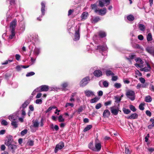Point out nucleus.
<instances>
[{"instance_id":"obj_10","label":"nucleus","mask_w":154,"mask_h":154,"mask_svg":"<svg viewBox=\"0 0 154 154\" xmlns=\"http://www.w3.org/2000/svg\"><path fill=\"white\" fill-rule=\"evenodd\" d=\"M85 95L88 97H93L94 96V93L91 91L86 90L84 91Z\"/></svg>"},{"instance_id":"obj_22","label":"nucleus","mask_w":154,"mask_h":154,"mask_svg":"<svg viewBox=\"0 0 154 154\" xmlns=\"http://www.w3.org/2000/svg\"><path fill=\"white\" fill-rule=\"evenodd\" d=\"M8 147L9 149H10L12 150V152L13 153L14 152L15 150L17 148V146L14 144H11Z\"/></svg>"},{"instance_id":"obj_48","label":"nucleus","mask_w":154,"mask_h":154,"mask_svg":"<svg viewBox=\"0 0 154 154\" xmlns=\"http://www.w3.org/2000/svg\"><path fill=\"white\" fill-rule=\"evenodd\" d=\"M144 103H141L139 105V109L141 110H143L144 109Z\"/></svg>"},{"instance_id":"obj_15","label":"nucleus","mask_w":154,"mask_h":154,"mask_svg":"<svg viewBox=\"0 0 154 154\" xmlns=\"http://www.w3.org/2000/svg\"><path fill=\"white\" fill-rule=\"evenodd\" d=\"M94 75L96 77H99L102 75V72L101 70L98 69L95 70L93 73Z\"/></svg>"},{"instance_id":"obj_35","label":"nucleus","mask_w":154,"mask_h":154,"mask_svg":"<svg viewBox=\"0 0 154 154\" xmlns=\"http://www.w3.org/2000/svg\"><path fill=\"white\" fill-rule=\"evenodd\" d=\"M99 98L97 97H96L94 98L91 100L90 102L91 103H96L99 100Z\"/></svg>"},{"instance_id":"obj_42","label":"nucleus","mask_w":154,"mask_h":154,"mask_svg":"<svg viewBox=\"0 0 154 154\" xmlns=\"http://www.w3.org/2000/svg\"><path fill=\"white\" fill-rule=\"evenodd\" d=\"M29 104V103L28 102L26 101L22 105V107L23 108V109H24V108L26 107Z\"/></svg>"},{"instance_id":"obj_62","label":"nucleus","mask_w":154,"mask_h":154,"mask_svg":"<svg viewBox=\"0 0 154 154\" xmlns=\"http://www.w3.org/2000/svg\"><path fill=\"white\" fill-rule=\"evenodd\" d=\"M68 83L66 82L64 83L62 85V86L63 88H65L66 87Z\"/></svg>"},{"instance_id":"obj_14","label":"nucleus","mask_w":154,"mask_h":154,"mask_svg":"<svg viewBox=\"0 0 154 154\" xmlns=\"http://www.w3.org/2000/svg\"><path fill=\"white\" fill-rule=\"evenodd\" d=\"M80 37L79 29L75 31L74 34V38L73 40L75 41H77L79 39Z\"/></svg>"},{"instance_id":"obj_5","label":"nucleus","mask_w":154,"mask_h":154,"mask_svg":"<svg viewBox=\"0 0 154 154\" xmlns=\"http://www.w3.org/2000/svg\"><path fill=\"white\" fill-rule=\"evenodd\" d=\"M110 109L111 113L114 115H117L119 111V109L118 107H116L115 106L110 107Z\"/></svg>"},{"instance_id":"obj_61","label":"nucleus","mask_w":154,"mask_h":154,"mask_svg":"<svg viewBox=\"0 0 154 154\" xmlns=\"http://www.w3.org/2000/svg\"><path fill=\"white\" fill-rule=\"evenodd\" d=\"M123 82L125 84H128L130 82L129 80L125 79H123Z\"/></svg>"},{"instance_id":"obj_26","label":"nucleus","mask_w":154,"mask_h":154,"mask_svg":"<svg viewBox=\"0 0 154 154\" xmlns=\"http://www.w3.org/2000/svg\"><path fill=\"white\" fill-rule=\"evenodd\" d=\"M100 20V18L98 17H95L92 18L91 20V22L92 23H96Z\"/></svg>"},{"instance_id":"obj_50","label":"nucleus","mask_w":154,"mask_h":154,"mask_svg":"<svg viewBox=\"0 0 154 154\" xmlns=\"http://www.w3.org/2000/svg\"><path fill=\"white\" fill-rule=\"evenodd\" d=\"M103 85L104 87L107 88L108 86L109 83L107 81H104L103 82Z\"/></svg>"},{"instance_id":"obj_18","label":"nucleus","mask_w":154,"mask_h":154,"mask_svg":"<svg viewBox=\"0 0 154 154\" xmlns=\"http://www.w3.org/2000/svg\"><path fill=\"white\" fill-rule=\"evenodd\" d=\"M148 84L147 83H145L142 84L138 83L137 84V86H136V88L137 89H140L141 88H146L148 86Z\"/></svg>"},{"instance_id":"obj_46","label":"nucleus","mask_w":154,"mask_h":154,"mask_svg":"<svg viewBox=\"0 0 154 154\" xmlns=\"http://www.w3.org/2000/svg\"><path fill=\"white\" fill-rule=\"evenodd\" d=\"M58 119L59 122H63L64 121V119L62 115H60L58 117Z\"/></svg>"},{"instance_id":"obj_11","label":"nucleus","mask_w":154,"mask_h":154,"mask_svg":"<svg viewBox=\"0 0 154 154\" xmlns=\"http://www.w3.org/2000/svg\"><path fill=\"white\" fill-rule=\"evenodd\" d=\"M17 21L16 20L14 19L11 23L10 26V30H15V27L17 25Z\"/></svg>"},{"instance_id":"obj_60","label":"nucleus","mask_w":154,"mask_h":154,"mask_svg":"<svg viewBox=\"0 0 154 154\" xmlns=\"http://www.w3.org/2000/svg\"><path fill=\"white\" fill-rule=\"evenodd\" d=\"M35 103L37 104H41L42 103V100L41 99H37Z\"/></svg>"},{"instance_id":"obj_58","label":"nucleus","mask_w":154,"mask_h":154,"mask_svg":"<svg viewBox=\"0 0 154 154\" xmlns=\"http://www.w3.org/2000/svg\"><path fill=\"white\" fill-rule=\"evenodd\" d=\"M139 80L141 83L145 84L144 83L145 82V80L142 77L140 78H139Z\"/></svg>"},{"instance_id":"obj_54","label":"nucleus","mask_w":154,"mask_h":154,"mask_svg":"<svg viewBox=\"0 0 154 154\" xmlns=\"http://www.w3.org/2000/svg\"><path fill=\"white\" fill-rule=\"evenodd\" d=\"M88 147L89 149L94 151V147H93L92 143H90L88 145Z\"/></svg>"},{"instance_id":"obj_39","label":"nucleus","mask_w":154,"mask_h":154,"mask_svg":"<svg viewBox=\"0 0 154 154\" xmlns=\"http://www.w3.org/2000/svg\"><path fill=\"white\" fill-rule=\"evenodd\" d=\"M114 86L115 88H119L121 87L122 85L120 83H116L114 84Z\"/></svg>"},{"instance_id":"obj_17","label":"nucleus","mask_w":154,"mask_h":154,"mask_svg":"<svg viewBox=\"0 0 154 154\" xmlns=\"http://www.w3.org/2000/svg\"><path fill=\"white\" fill-rule=\"evenodd\" d=\"M110 114V113L108 109L105 110L103 113V116L104 118H108Z\"/></svg>"},{"instance_id":"obj_13","label":"nucleus","mask_w":154,"mask_h":154,"mask_svg":"<svg viewBox=\"0 0 154 154\" xmlns=\"http://www.w3.org/2000/svg\"><path fill=\"white\" fill-rule=\"evenodd\" d=\"M146 50L148 53L154 57V48L148 47L146 48Z\"/></svg>"},{"instance_id":"obj_23","label":"nucleus","mask_w":154,"mask_h":154,"mask_svg":"<svg viewBox=\"0 0 154 154\" xmlns=\"http://www.w3.org/2000/svg\"><path fill=\"white\" fill-rule=\"evenodd\" d=\"M106 74L107 76L111 75L113 76L114 75V74L110 70L107 69L106 71Z\"/></svg>"},{"instance_id":"obj_31","label":"nucleus","mask_w":154,"mask_h":154,"mask_svg":"<svg viewBox=\"0 0 154 154\" xmlns=\"http://www.w3.org/2000/svg\"><path fill=\"white\" fill-rule=\"evenodd\" d=\"M88 14L87 12H84L81 15V18L82 19H85L88 16Z\"/></svg>"},{"instance_id":"obj_56","label":"nucleus","mask_w":154,"mask_h":154,"mask_svg":"<svg viewBox=\"0 0 154 154\" xmlns=\"http://www.w3.org/2000/svg\"><path fill=\"white\" fill-rule=\"evenodd\" d=\"M83 107L82 106L80 107L78 109L77 111L78 113L79 114H80L81 112L83 110Z\"/></svg>"},{"instance_id":"obj_19","label":"nucleus","mask_w":154,"mask_h":154,"mask_svg":"<svg viewBox=\"0 0 154 154\" xmlns=\"http://www.w3.org/2000/svg\"><path fill=\"white\" fill-rule=\"evenodd\" d=\"M41 11L42 13V14L41 17L44 16L45 15V4L43 2H42L41 3Z\"/></svg>"},{"instance_id":"obj_30","label":"nucleus","mask_w":154,"mask_h":154,"mask_svg":"<svg viewBox=\"0 0 154 154\" xmlns=\"http://www.w3.org/2000/svg\"><path fill=\"white\" fill-rule=\"evenodd\" d=\"M11 32V34L10 35L9 38L10 39H12L14 37L15 35V30H10Z\"/></svg>"},{"instance_id":"obj_49","label":"nucleus","mask_w":154,"mask_h":154,"mask_svg":"<svg viewBox=\"0 0 154 154\" xmlns=\"http://www.w3.org/2000/svg\"><path fill=\"white\" fill-rule=\"evenodd\" d=\"M75 94L74 93V94H72L71 95V97H70V99L69 100V101H71V102L74 101L75 99L73 98V97H74V96H75Z\"/></svg>"},{"instance_id":"obj_28","label":"nucleus","mask_w":154,"mask_h":154,"mask_svg":"<svg viewBox=\"0 0 154 154\" xmlns=\"http://www.w3.org/2000/svg\"><path fill=\"white\" fill-rule=\"evenodd\" d=\"M99 35L100 37L103 38L106 36V34L104 32L100 31L99 32Z\"/></svg>"},{"instance_id":"obj_37","label":"nucleus","mask_w":154,"mask_h":154,"mask_svg":"<svg viewBox=\"0 0 154 154\" xmlns=\"http://www.w3.org/2000/svg\"><path fill=\"white\" fill-rule=\"evenodd\" d=\"M92 128V125H88L84 128L83 131L85 132H86L90 130Z\"/></svg>"},{"instance_id":"obj_6","label":"nucleus","mask_w":154,"mask_h":154,"mask_svg":"<svg viewBox=\"0 0 154 154\" xmlns=\"http://www.w3.org/2000/svg\"><path fill=\"white\" fill-rule=\"evenodd\" d=\"M64 146V144L63 142H61L59 143L58 144H57L54 150L55 152L57 153L59 150L62 149Z\"/></svg>"},{"instance_id":"obj_47","label":"nucleus","mask_w":154,"mask_h":154,"mask_svg":"<svg viewBox=\"0 0 154 154\" xmlns=\"http://www.w3.org/2000/svg\"><path fill=\"white\" fill-rule=\"evenodd\" d=\"M33 53L35 54L38 55L39 53V49L38 48H35L33 51Z\"/></svg>"},{"instance_id":"obj_1","label":"nucleus","mask_w":154,"mask_h":154,"mask_svg":"<svg viewBox=\"0 0 154 154\" xmlns=\"http://www.w3.org/2000/svg\"><path fill=\"white\" fill-rule=\"evenodd\" d=\"M125 95L127 98L132 101L134 100L135 98V93L134 91L131 90H128L127 91Z\"/></svg>"},{"instance_id":"obj_20","label":"nucleus","mask_w":154,"mask_h":154,"mask_svg":"<svg viewBox=\"0 0 154 154\" xmlns=\"http://www.w3.org/2000/svg\"><path fill=\"white\" fill-rule=\"evenodd\" d=\"M147 67L140 69V71L145 72H148L151 69V67L148 63H147Z\"/></svg>"},{"instance_id":"obj_63","label":"nucleus","mask_w":154,"mask_h":154,"mask_svg":"<svg viewBox=\"0 0 154 154\" xmlns=\"http://www.w3.org/2000/svg\"><path fill=\"white\" fill-rule=\"evenodd\" d=\"M115 99L116 100L115 102L118 103L121 100V99L118 97H115Z\"/></svg>"},{"instance_id":"obj_32","label":"nucleus","mask_w":154,"mask_h":154,"mask_svg":"<svg viewBox=\"0 0 154 154\" xmlns=\"http://www.w3.org/2000/svg\"><path fill=\"white\" fill-rule=\"evenodd\" d=\"M147 41L148 42L151 41L152 40V37L151 33H149L146 36Z\"/></svg>"},{"instance_id":"obj_51","label":"nucleus","mask_w":154,"mask_h":154,"mask_svg":"<svg viewBox=\"0 0 154 154\" xmlns=\"http://www.w3.org/2000/svg\"><path fill=\"white\" fill-rule=\"evenodd\" d=\"M1 124L3 125L6 126L8 125V123L6 120L3 119L2 121Z\"/></svg>"},{"instance_id":"obj_40","label":"nucleus","mask_w":154,"mask_h":154,"mask_svg":"<svg viewBox=\"0 0 154 154\" xmlns=\"http://www.w3.org/2000/svg\"><path fill=\"white\" fill-rule=\"evenodd\" d=\"M13 61V59L12 60H9L5 61L4 62L2 63V65H6L8 64L9 63H10Z\"/></svg>"},{"instance_id":"obj_4","label":"nucleus","mask_w":154,"mask_h":154,"mask_svg":"<svg viewBox=\"0 0 154 154\" xmlns=\"http://www.w3.org/2000/svg\"><path fill=\"white\" fill-rule=\"evenodd\" d=\"M110 3V0H99V5L101 7H103L106 5H108Z\"/></svg>"},{"instance_id":"obj_7","label":"nucleus","mask_w":154,"mask_h":154,"mask_svg":"<svg viewBox=\"0 0 154 154\" xmlns=\"http://www.w3.org/2000/svg\"><path fill=\"white\" fill-rule=\"evenodd\" d=\"M95 147L94 148V151H99L101 149V144L100 143H98L96 140L95 144Z\"/></svg>"},{"instance_id":"obj_9","label":"nucleus","mask_w":154,"mask_h":154,"mask_svg":"<svg viewBox=\"0 0 154 154\" xmlns=\"http://www.w3.org/2000/svg\"><path fill=\"white\" fill-rule=\"evenodd\" d=\"M96 13H99V14L101 15H103L106 13V8H103V9L99 10L96 9L95 11Z\"/></svg>"},{"instance_id":"obj_3","label":"nucleus","mask_w":154,"mask_h":154,"mask_svg":"<svg viewBox=\"0 0 154 154\" xmlns=\"http://www.w3.org/2000/svg\"><path fill=\"white\" fill-rule=\"evenodd\" d=\"M19 118L18 112L14 113L8 116V119L11 121H18Z\"/></svg>"},{"instance_id":"obj_38","label":"nucleus","mask_w":154,"mask_h":154,"mask_svg":"<svg viewBox=\"0 0 154 154\" xmlns=\"http://www.w3.org/2000/svg\"><path fill=\"white\" fill-rule=\"evenodd\" d=\"M123 111L124 113L126 114H129L131 112L130 110L129 109H127L125 108H123Z\"/></svg>"},{"instance_id":"obj_41","label":"nucleus","mask_w":154,"mask_h":154,"mask_svg":"<svg viewBox=\"0 0 154 154\" xmlns=\"http://www.w3.org/2000/svg\"><path fill=\"white\" fill-rule=\"evenodd\" d=\"M136 61L138 63H139L141 64L143 63V61L140 58H138L135 59Z\"/></svg>"},{"instance_id":"obj_43","label":"nucleus","mask_w":154,"mask_h":154,"mask_svg":"<svg viewBox=\"0 0 154 154\" xmlns=\"http://www.w3.org/2000/svg\"><path fill=\"white\" fill-rule=\"evenodd\" d=\"M129 108L133 112H135L136 111V109L134 106L132 105H131L130 106Z\"/></svg>"},{"instance_id":"obj_34","label":"nucleus","mask_w":154,"mask_h":154,"mask_svg":"<svg viewBox=\"0 0 154 154\" xmlns=\"http://www.w3.org/2000/svg\"><path fill=\"white\" fill-rule=\"evenodd\" d=\"M127 19L129 21H132L134 19V16L131 15H129L127 17Z\"/></svg>"},{"instance_id":"obj_8","label":"nucleus","mask_w":154,"mask_h":154,"mask_svg":"<svg viewBox=\"0 0 154 154\" xmlns=\"http://www.w3.org/2000/svg\"><path fill=\"white\" fill-rule=\"evenodd\" d=\"M97 50H98L100 52H102L104 51H106L107 49V47L106 45L104 44L102 45H99L97 46Z\"/></svg>"},{"instance_id":"obj_52","label":"nucleus","mask_w":154,"mask_h":154,"mask_svg":"<svg viewBox=\"0 0 154 154\" xmlns=\"http://www.w3.org/2000/svg\"><path fill=\"white\" fill-rule=\"evenodd\" d=\"M74 105L72 103H66L65 107H67L69 106H70L72 107L74 106Z\"/></svg>"},{"instance_id":"obj_21","label":"nucleus","mask_w":154,"mask_h":154,"mask_svg":"<svg viewBox=\"0 0 154 154\" xmlns=\"http://www.w3.org/2000/svg\"><path fill=\"white\" fill-rule=\"evenodd\" d=\"M18 121H11V124L12 126H13V128H16L18 127Z\"/></svg>"},{"instance_id":"obj_33","label":"nucleus","mask_w":154,"mask_h":154,"mask_svg":"<svg viewBox=\"0 0 154 154\" xmlns=\"http://www.w3.org/2000/svg\"><path fill=\"white\" fill-rule=\"evenodd\" d=\"M56 108V107L54 106H52L49 107L48 109L45 111V113L51 112V110L53 109H55Z\"/></svg>"},{"instance_id":"obj_16","label":"nucleus","mask_w":154,"mask_h":154,"mask_svg":"<svg viewBox=\"0 0 154 154\" xmlns=\"http://www.w3.org/2000/svg\"><path fill=\"white\" fill-rule=\"evenodd\" d=\"M138 115L136 113H134L131 114L130 116L127 117V118L128 119H134L137 118Z\"/></svg>"},{"instance_id":"obj_64","label":"nucleus","mask_w":154,"mask_h":154,"mask_svg":"<svg viewBox=\"0 0 154 154\" xmlns=\"http://www.w3.org/2000/svg\"><path fill=\"white\" fill-rule=\"evenodd\" d=\"M149 89L151 91L154 92V86L152 85H150L149 87Z\"/></svg>"},{"instance_id":"obj_2","label":"nucleus","mask_w":154,"mask_h":154,"mask_svg":"<svg viewBox=\"0 0 154 154\" xmlns=\"http://www.w3.org/2000/svg\"><path fill=\"white\" fill-rule=\"evenodd\" d=\"M90 81V78L88 76L84 78L80 82V85L84 87Z\"/></svg>"},{"instance_id":"obj_55","label":"nucleus","mask_w":154,"mask_h":154,"mask_svg":"<svg viewBox=\"0 0 154 154\" xmlns=\"http://www.w3.org/2000/svg\"><path fill=\"white\" fill-rule=\"evenodd\" d=\"M27 132V129H24V130L22 131L21 132V134L22 136H23L26 134Z\"/></svg>"},{"instance_id":"obj_57","label":"nucleus","mask_w":154,"mask_h":154,"mask_svg":"<svg viewBox=\"0 0 154 154\" xmlns=\"http://www.w3.org/2000/svg\"><path fill=\"white\" fill-rule=\"evenodd\" d=\"M112 102L111 100L109 101H108L104 103V105L106 106H107L108 105H111L112 103Z\"/></svg>"},{"instance_id":"obj_44","label":"nucleus","mask_w":154,"mask_h":154,"mask_svg":"<svg viewBox=\"0 0 154 154\" xmlns=\"http://www.w3.org/2000/svg\"><path fill=\"white\" fill-rule=\"evenodd\" d=\"M35 74V73L34 72H31L27 73L26 75V77L30 76H32V75H34Z\"/></svg>"},{"instance_id":"obj_25","label":"nucleus","mask_w":154,"mask_h":154,"mask_svg":"<svg viewBox=\"0 0 154 154\" xmlns=\"http://www.w3.org/2000/svg\"><path fill=\"white\" fill-rule=\"evenodd\" d=\"M12 139L9 138L7 140L5 141V143L7 146H8L12 144Z\"/></svg>"},{"instance_id":"obj_27","label":"nucleus","mask_w":154,"mask_h":154,"mask_svg":"<svg viewBox=\"0 0 154 154\" xmlns=\"http://www.w3.org/2000/svg\"><path fill=\"white\" fill-rule=\"evenodd\" d=\"M150 121L152 122L151 125H149L148 126V128L149 129H152L154 126V119H151Z\"/></svg>"},{"instance_id":"obj_36","label":"nucleus","mask_w":154,"mask_h":154,"mask_svg":"<svg viewBox=\"0 0 154 154\" xmlns=\"http://www.w3.org/2000/svg\"><path fill=\"white\" fill-rule=\"evenodd\" d=\"M152 100V98L150 96H146L145 97V101L146 102L148 103L150 102Z\"/></svg>"},{"instance_id":"obj_29","label":"nucleus","mask_w":154,"mask_h":154,"mask_svg":"<svg viewBox=\"0 0 154 154\" xmlns=\"http://www.w3.org/2000/svg\"><path fill=\"white\" fill-rule=\"evenodd\" d=\"M33 126L35 128H38L39 125V122L37 120H35L34 121H32Z\"/></svg>"},{"instance_id":"obj_59","label":"nucleus","mask_w":154,"mask_h":154,"mask_svg":"<svg viewBox=\"0 0 154 154\" xmlns=\"http://www.w3.org/2000/svg\"><path fill=\"white\" fill-rule=\"evenodd\" d=\"M101 107V103H99L97 104L95 106V108L96 109H99Z\"/></svg>"},{"instance_id":"obj_53","label":"nucleus","mask_w":154,"mask_h":154,"mask_svg":"<svg viewBox=\"0 0 154 154\" xmlns=\"http://www.w3.org/2000/svg\"><path fill=\"white\" fill-rule=\"evenodd\" d=\"M34 142L33 141L30 140L28 141L27 144L29 145L32 146L34 144Z\"/></svg>"},{"instance_id":"obj_24","label":"nucleus","mask_w":154,"mask_h":154,"mask_svg":"<svg viewBox=\"0 0 154 154\" xmlns=\"http://www.w3.org/2000/svg\"><path fill=\"white\" fill-rule=\"evenodd\" d=\"M138 26L140 30L142 31H144L145 30L146 27L144 25L141 24H139Z\"/></svg>"},{"instance_id":"obj_12","label":"nucleus","mask_w":154,"mask_h":154,"mask_svg":"<svg viewBox=\"0 0 154 154\" xmlns=\"http://www.w3.org/2000/svg\"><path fill=\"white\" fill-rule=\"evenodd\" d=\"M38 88L39 91H47L49 89L48 86L46 85H42Z\"/></svg>"},{"instance_id":"obj_45","label":"nucleus","mask_w":154,"mask_h":154,"mask_svg":"<svg viewBox=\"0 0 154 154\" xmlns=\"http://www.w3.org/2000/svg\"><path fill=\"white\" fill-rule=\"evenodd\" d=\"M131 151L129 148L125 147V154H131Z\"/></svg>"}]
</instances>
